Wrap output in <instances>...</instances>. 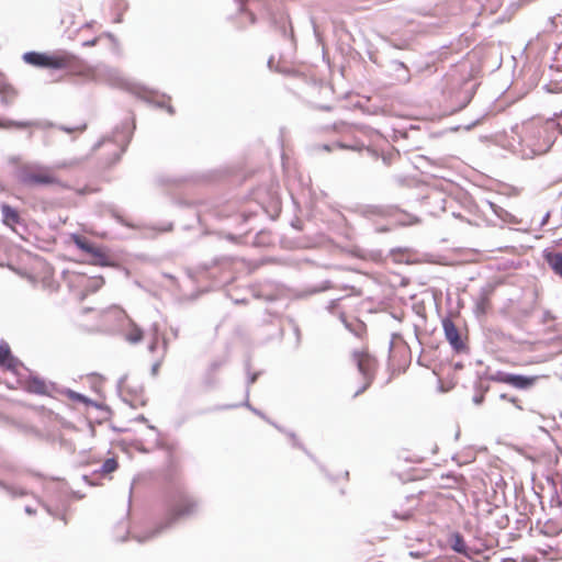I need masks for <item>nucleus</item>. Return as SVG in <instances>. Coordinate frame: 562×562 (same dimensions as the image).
<instances>
[{"mask_svg":"<svg viewBox=\"0 0 562 562\" xmlns=\"http://www.w3.org/2000/svg\"><path fill=\"white\" fill-rule=\"evenodd\" d=\"M490 382L487 379L483 378V372L477 374V380L474 382V395L473 403L475 405H481L484 402L485 394L490 391Z\"/></svg>","mask_w":562,"mask_h":562,"instance_id":"nucleus-15","label":"nucleus"},{"mask_svg":"<svg viewBox=\"0 0 562 562\" xmlns=\"http://www.w3.org/2000/svg\"><path fill=\"white\" fill-rule=\"evenodd\" d=\"M136 420L137 422H140V423H147V418L144 416V415H139L136 417Z\"/></svg>","mask_w":562,"mask_h":562,"instance_id":"nucleus-54","label":"nucleus"},{"mask_svg":"<svg viewBox=\"0 0 562 562\" xmlns=\"http://www.w3.org/2000/svg\"><path fill=\"white\" fill-rule=\"evenodd\" d=\"M95 43H97V40L94 38V40H92V41L86 42V43H85V45H86V46H92V45H94Z\"/></svg>","mask_w":562,"mask_h":562,"instance_id":"nucleus-59","label":"nucleus"},{"mask_svg":"<svg viewBox=\"0 0 562 562\" xmlns=\"http://www.w3.org/2000/svg\"><path fill=\"white\" fill-rule=\"evenodd\" d=\"M463 109H464V108L459 106V108H457V109L452 110L449 114H456V113H457V111H459V110H463Z\"/></svg>","mask_w":562,"mask_h":562,"instance_id":"nucleus-62","label":"nucleus"},{"mask_svg":"<svg viewBox=\"0 0 562 562\" xmlns=\"http://www.w3.org/2000/svg\"><path fill=\"white\" fill-rule=\"evenodd\" d=\"M125 380H126V375L122 376V378L120 379V381H119V384L124 383V381H125Z\"/></svg>","mask_w":562,"mask_h":562,"instance_id":"nucleus-64","label":"nucleus"},{"mask_svg":"<svg viewBox=\"0 0 562 562\" xmlns=\"http://www.w3.org/2000/svg\"><path fill=\"white\" fill-rule=\"evenodd\" d=\"M386 231H389V228L385 226L376 227V232H386Z\"/></svg>","mask_w":562,"mask_h":562,"instance_id":"nucleus-61","label":"nucleus"},{"mask_svg":"<svg viewBox=\"0 0 562 562\" xmlns=\"http://www.w3.org/2000/svg\"><path fill=\"white\" fill-rule=\"evenodd\" d=\"M453 367H454L456 370H462L463 369V363L462 362H456Z\"/></svg>","mask_w":562,"mask_h":562,"instance_id":"nucleus-55","label":"nucleus"},{"mask_svg":"<svg viewBox=\"0 0 562 562\" xmlns=\"http://www.w3.org/2000/svg\"><path fill=\"white\" fill-rule=\"evenodd\" d=\"M158 342H159V328H158L157 324H154L151 326V339L148 345V350L150 352H154L158 347Z\"/></svg>","mask_w":562,"mask_h":562,"instance_id":"nucleus-32","label":"nucleus"},{"mask_svg":"<svg viewBox=\"0 0 562 562\" xmlns=\"http://www.w3.org/2000/svg\"><path fill=\"white\" fill-rule=\"evenodd\" d=\"M103 283H104L103 278L99 277V278L90 280L87 288L89 291L95 292L103 285Z\"/></svg>","mask_w":562,"mask_h":562,"instance_id":"nucleus-38","label":"nucleus"},{"mask_svg":"<svg viewBox=\"0 0 562 562\" xmlns=\"http://www.w3.org/2000/svg\"><path fill=\"white\" fill-rule=\"evenodd\" d=\"M238 406H245L247 407L249 411H251L254 414H256L257 416H259L260 418L265 419L267 423H269L270 425H272L273 427H276L279 431L281 432H284L289 436V438L292 440V445L293 447H296L299 449H301L302 451H304L312 460L315 461V458L314 456L305 448V446L303 443L300 442V440L297 439L295 432L293 431H285L281 426H279L278 424H276L274 422H272L271 419H269L267 417V415L259 411L258 408L254 407L250 403H249V397L246 396L244 403L241 404H234V405H225L223 406L222 408H235V407H238Z\"/></svg>","mask_w":562,"mask_h":562,"instance_id":"nucleus-8","label":"nucleus"},{"mask_svg":"<svg viewBox=\"0 0 562 562\" xmlns=\"http://www.w3.org/2000/svg\"><path fill=\"white\" fill-rule=\"evenodd\" d=\"M87 406H92V407L97 408L98 411L104 413V416L102 419H109L110 416L112 415L111 408L103 403H99L97 401L91 400V403H88Z\"/></svg>","mask_w":562,"mask_h":562,"instance_id":"nucleus-34","label":"nucleus"},{"mask_svg":"<svg viewBox=\"0 0 562 562\" xmlns=\"http://www.w3.org/2000/svg\"><path fill=\"white\" fill-rule=\"evenodd\" d=\"M74 243L75 245L82 251L90 255L92 250H94V246L90 240H88L86 237L74 235Z\"/></svg>","mask_w":562,"mask_h":562,"instance_id":"nucleus-25","label":"nucleus"},{"mask_svg":"<svg viewBox=\"0 0 562 562\" xmlns=\"http://www.w3.org/2000/svg\"><path fill=\"white\" fill-rule=\"evenodd\" d=\"M483 378L487 379V381L504 383L518 390H530L539 380L538 375H525L502 370L493 373L486 370L483 372Z\"/></svg>","mask_w":562,"mask_h":562,"instance_id":"nucleus-6","label":"nucleus"},{"mask_svg":"<svg viewBox=\"0 0 562 562\" xmlns=\"http://www.w3.org/2000/svg\"><path fill=\"white\" fill-rule=\"evenodd\" d=\"M16 181L29 189L58 184L49 168L40 164H23L14 171Z\"/></svg>","mask_w":562,"mask_h":562,"instance_id":"nucleus-4","label":"nucleus"},{"mask_svg":"<svg viewBox=\"0 0 562 562\" xmlns=\"http://www.w3.org/2000/svg\"><path fill=\"white\" fill-rule=\"evenodd\" d=\"M546 130H562V123L557 122L554 119H549L546 123Z\"/></svg>","mask_w":562,"mask_h":562,"instance_id":"nucleus-41","label":"nucleus"},{"mask_svg":"<svg viewBox=\"0 0 562 562\" xmlns=\"http://www.w3.org/2000/svg\"><path fill=\"white\" fill-rule=\"evenodd\" d=\"M246 371H247V380H246V396L249 397V387L252 385L261 374L260 371L257 372H250V362L247 361L245 364Z\"/></svg>","mask_w":562,"mask_h":562,"instance_id":"nucleus-27","label":"nucleus"},{"mask_svg":"<svg viewBox=\"0 0 562 562\" xmlns=\"http://www.w3.org/2000/svg\"><path fill=\"white\" fill-rule=\"evenodd\" d=\"M25 391L31 394H37V395H49L50 390H56L55 383L47 384L45 380L31 375L27 381L25 382L24 386Z\"/></svg>","mask_w":562,"mask_h":562,"instance_id":"nucleus-12","label":"nucleus"},{"mask_svg":"<svg viewBox=\"0 0 562 562\" xmlns=\"http://www.w3.org/2000/svg\"><path fill=\"white\" fill-rule=\"evenodd\" d=\"M169 115L175 114V108H164Z\"/></svg>","mask_w":562,"mask_h":562,"instance_id":"nucleus-58","label":"nucleus"},{"mask_svg":"<svg viewBox=\"0 0 562 562\" xmlns=\"http://www.w3.org/2000/svg\"><path fill=\"white\" fill-rule=\"evenodd\" d=\"M199 502L183 490L177 491L165 519L155 528L146 531L143 537H136L138 542L150 540L173 526L178 520L190 517L198 512Z\"/></svg>","mask_w":562,"mask_h":562,"instance_id":"nucleus-1","label":"nucleus"},{"mask_svg":"<svg viewBox=\"0 0 562 562\" xmlns=\"http://www.w3.org/2000/svg\"><path fill=\"white\" fill-rule=\"evenodd\" d=\"M109 213L111 214V216L113 218L116 220L117 223H120L121 225H124V226H127V227H132V225L130 223H127L123 216L120 214V212L117 211V209L114 206V205H111L109 206Z\"/></svg>","mask_w":562,"mask_h":562,"instance_id":"nucleus-36","label":"nucleus"},{"mask_svg":"<svg viewBox=\"0 0 562 562\" xmlns=\"http://www.w3.org/2000/svg\"><path fill=\"white\" fill-rule=\"evenodd\" d=\"M394 212L395 209L393 206L369 205L364 209L363 214L368 220H374L375 217H389Z\"/></svg>","mask_w":562,"mask_h":562,"instance_id":"nucleus-17","label":"nucleus"},{"mask_svg":"<svg viewBox=\"0 0 562 562\" xmlns=\"http://www.w3.org/2000/svg\"><path fill=\"white\" fill-rule=\"evenodd\" d=\"M333 288V283L329 280L323 281L319 285L311 286L306 289L307 294H316L321 292H325Z\"/></svg>","mask_w":562,"mask_h":562,"instance_id":"nucleus-30","label":"nucleus"},{"mask_svg":"<svg viewBox=\"0 0 562 562\" xmlns=\"http://www.w3.org/2000/svg\"><path fill=\"white\" fill-rule=\"evenodd\" d=\"M90 255L94 258V260L101 265V266H109V257L106 254L100 249L99 247L94 246V250L90 252Z\"/></svg>","mask_w":562,"mask_h":562,"instance_id":"nucleus-29","label":"nucleus"},{"mask_svg":"<svg viewBox=\"0 0 562 562\" xmlns=\"http://www.w3.org/2000/svg\"><path fill=\"white\" fill-rule=\"evenodd\" d=\"M321 147H322V149H324L326 151H331L334 148H337L335 143H333V144H323Z\"/></svg>","mask_w":562,"mask_h":562,"instance_id":"nucleus-48","label":"nucleus"},{"mask_svg":"<svg viewBox=\"0 0 562 562\" xmlns=\"http://www.w3.org/2000/svg\"><path fill=\"white\" fill-rule=\"evenodd\" d=\"M44 508L47 510V513H48L49 515H53V512H52V509H50V507H49V506L44 505Z\"/></svg>","mask_w":562,"mask_h":562,"instance_id":"nucleus-63","label":"nucleus"},{"mask_svg":"<svg viewBox=\"0 0 562 562\" xmlns=\"http://www.w3.org/2000/svg\"><path fill=\"white\" fill-rule=\"evenodd\" d=\"M226 363V360L225 359H218V360H214L211 362V364L209 366V369H207V373H206V378H205V383L211 385L212 384V375L214 373H216L217 370H220L224 364Z\"/></svg>","mask_w":562,"mask_h":562,"instance_id":"nucleus-26","label":"nucleus"},{"mask_svg":"<svg viewBox=\"0 0 562 562\" xmlns=\"http://www.w3.org/2000/svg\"><path fill=\"white\" fill-rule=\"evenodd\" d=\"M226 238H227L228 240H231V241H237V239H238L239 237H237L236 235H233V234H227V235H226Z\"/></svg>","mask_w":562,"mask_h":562,"instance_id":"nucleus-52","label":"nucleus"},{"mask_svg":"<svg viewBox=\"0 0 562 562\" xmlns=\"http://www.w3.org/2000/svg\"><path fill=\"white\" fill-rule=\"evenodd\" d=\"M339 301H340V299H334V300L329 301V303L327 305L328 312L333 313L335 311V308L338 306Z\"/></svg>","mask_w":562,"mask_h":562,"instance_id":"nucleus-44","label":"nucleus"},{"mask_svg":"<svg viewBox=\"0 0 562 562\" xmlns=\"http://www.w3.org/2000/svg\"><path fill=\"white\" fill-rule=\"evenodd\" d=\"M0 488L5 491L13 498L23 497L27 495V491L25 488L8 484L2 480H0Z\"/></svg>","mask_w":562,"mask_h":562,"instance_id":"nucleus-23","label":"nucleus"},{"mask_svg":"<svg viewBox=\"0 0 562 562\" xmlns=\"http://www.w3.org/2000/svg\"><path fill=\"white\" fill-rule=\"evenodd\" d=\"M162 345H164V351L166 352V350L168 348V341L166 338H162Z\"/></svg>","mask_w":562,"mask_h":562,"instance_id":"nucleus-60","label":"nucleus"},{"mask_svg":"<svg viewBox=\"0 0 562 562\" xmlns=\"http://www.w3.org/2000/svg\"><path fill=\"white\" fill-rule=\"evenodd\" d=\"M135 116L133 114L125 117L120 125L113 128V132L109 136H104L99 139L93 146L92 150L95 151L105 144H112L119 149L114 151L111 164L114 165L120 161L122 155L126 151L127 146L132 139L135 131Z\"/></svg>","mask_w":562,"mask_h":562,"instance_id":"nucleus-3","label":"nucleus"},{"mask_svg":"<svg viewBox=\"0 0 562 562\" xmlns=\"http://www.w3.org/2000/svg\"><path fill=\"white\" fill-rule=\"evenodd\" d=\"M372 382V380H364V384L356 391L353 397H357L360 394H362L371 385Z\"/></svg>","mask_w":562,"mask_h":562,"instance_id":"nucleus-43","label":"nucleus"},{"mask_svg":"<svg viewBox=\"0 0 562 562\" xmlns=\"http://www.w3.org/2000/svg\"><path fill=\"white\" fill-rule=\"evenodd\" d=\"M353 361L364 380H374L376 360L364 351H353Z\"/></svg>","mask_w":562,"mask_h":562,"instance_id":"nucleus-9","label":"nucleus"},{"mask_svg":"<svg viewBox=\"0 0 562 562\" xmlns=\"http://www.w3.org/2000/svg\"><path fill=\"white\" fill-rule=\"evenodd\" d=\"M143 335L142 328L134 324L132 330L126 335V340L131 344H138L142 341Z\"/></svg>","mask_w":562,"mask_h":562,"instance_id":"nucleus-28","label":"nucleus"},{"mask_svg":"<svg viewBox=\"0 0 562 562\" xmlns=\"http://www.w3.org/2000/svg\"><path fill=\"white\" fill-rule=\"evenodd\" d=\"M339 318L342 322L346 329H348L350 333H352L356 337H361V335L366 328V325L362 322H360L359 319L349 322L347 319L345 313H340Z\"/></svg>","mask_w":562,"mask_h":562,"instance_id":"nucleus-20","label":"nucleus"},{"mask_svg":"<svg viewBox=\"0 0 562 562\" xmlns=\"http://www.w3.org/2000/svg\"><path fill=\"white\" fill-rule=\"evenodd\" d=\"M148 102L151 105L162 106V105H168L171 102V99H170V97H167L165 94L154 93L151 95V98L148 100Z\"/></svg>","mask_w":562,"mask_h":562,"instance_id":"nucleus-31","label":"nucleus"},{"mask_svg":"<svg viewBox=\"0 0 562 562\" xmlns=\"http://www.w3.org/2000/svg\"><path fill=\"white\" fill-rule=\"evenodd\" d=\"M363 110V113H367V114H376L378 113V109L379 108H373V111H371L372 108H369V106H366V108H361ZM381 110H384V108H380ZM384 113V111H382Z\"/></svg>","mask_w":562,"mask_h":562,"instance_id":"nucleus-46","label":"nucleus"},{"mask_svg":"<svg viewBox=\"0 0 562 562\" xmlns=\"http://www.w3.org/2000/svg\"><path fill=\"white\" fill-rule=\"evenodd\" d=\"M544 259L553 272L562 278V252L546 251Z\"/></svg>","mask_w":562,"mask_h":562,"instance_id":"nucleus-19","label":"nucleus"},{"mask_svg":"<svg viewBox=\"0 0 562 562\" xmlns=\"http://www.w3.org/2000/svg\"><path fill=\"white\" fill-rule=\"evenodd\" d=\"M256 214H257V211H252V210L241 211L237 215V217L240 220L238 225L241 226L243 224H247Z\"/></svg>","mask_w":562,"mask_h":562,"instance_id":"nucleus-35","label":"nucleus"},{"mask_svg":"<svg viewBox=\"0 0 562 562\" xmlns=\"http://www.w3.org/2000/svg\"><path fill=\"white\" fill-rule=\"evenodd\" d=\"M24 512L27 515H34L36 513V510L33 507H31V506H25Z\"/></svg>","mask_w":562,"mask_h":562,"instance_id":"nucleus-50","label":"nucleus"},{"mask_svg":"<svg viewBox=\"0 0 562 562\" xmlns=\"http://www.w3.org/2000/svg\"><path fill=\"white\" fill-rule=\"evenodd\" d=\"M494 334L499 338H505V334L502 330H494Z\"/></svg>","mask_w":562,"mask_h":562,"instance_id":"nucleus-56","label":"nucleus"},{"mask_svg":"<svg viewBox=\"0 0 562 562\" xmlns=\"http://www.w3.org/2000/svg\"><path fill=\"white\" fill-rule=\"evenodd\" d=\"M448 543L452 551L471 561H474L473 555L479 553L477 550H473L467 544L464 537L459 531H454L449 535Z\"/></svg>","mask_w":562,"mask_h":562,"instance_id":"nucleus-10","label":"nucleus"},{"mask_svg":"<svg viewBox=\"0 0 562 562\" xmlns=\"http://www.w3.org/2000/svg\"><path fill=\"white\" fill-rule=\"evenodd\" d=\"M171 333H172L173 337L177 338L179 335V329L177 327L176 328L171 327Z\"/></svg>","mask_w":562,"mask_h":562,"instance_id":"nucleus-57","label":"nucleus"},{"mask_svg":"<svg viewBox=\"0 0 562 562\" xmlns=\"http://www.w3.org/2000/svg\"><path fill=\"white\" fill-rule=\"evenodd\" d=\"M550 215H551V213H550V212H547V213L543 215V217H542V220H541V223H540V225H541V226L547 225V223H548V221H549V218H550Z\"/></svg>","mask_w":562,"mask_h":562,"instance_id":"nucleus-49","label":"nucleus"},{"mask_svg":"<svg viewBox=\"0 0 562 562\" xmlns=\"http://www.w3.org/2000/svg\"><path fill=\"white\" fill-rule=\"evenodd\" d=\"M29 128V127H35L38 130H45L48 127H56L59 131H63L65 133L71 134V133H82L87 128L86 122H80L79 124L75 125H68V124H59L55 125L54 123L46 121V120H29V121H14V120H8V119H0V128Z\"/></svg>","mask_w":562,"mask_h":562,"instance_id":"nucleus-5","label":"nucleus"},{"mask_svg":"<svg viewBox=\"0 0 562 562\" xmlns=\"http://www.w3.org/2000/svg\"><path fill=\"white\" fill-rule=\"evenodd\" d=\"M21 364L22 362L12 355L10 346L2 341L0 344V367L8 371L15 372L16 368Z\"/></svg>","mask_w":562,"mask_h":562,"instance_id":"nucleus-14","label":"nucleus"},{"mask_svg":"<svg viewBox=\"0 0 562 562\" xmlns=\"http://www.w3.org/2000/svg\"><path fill=\"white\" fill-rule=\"evenodd\" d=\"M0 209L2 215V223L5 226L13 229L16 225L24 224V220L22 218L20 212L15 207L11 206L8 203H2L0 205Z\"/></svg>","mask_w":562,"mask_h":562,"instance_id":"nucleus-13","label":"nucleus"},{"mask_svg":"<svg viewBox=\"0 0 562 562\" xmlns=\"http://www.w3.org/2000/svg\"><path fill=\"white\" fill-rule=\"evenodd\" d=\"M392 516L396 519L407 521L413 517V509H407L403 513H400L397 510L392 512Z\"/></svg>","mask_w":562,"mask_h":562,"instance_id":"nucleus-37","label":"nucleus"},{"mask_svg":"<svg viewBox=\"0 0 562 562\" xmlns=\"http://www.w3.org/2000/svg\"><path fill=\"white\" fill-rule=\"evenodd\" d=\"M487 304H488V300L486 297H482L476 303V310L480 311L481 313H485L486 308H487Z\"/></svg>","mask_w":562,"mask_h":562,"instance_id":"nucleus-42","label":"nucleus"},{"mask_svg":"<svg viewBox=\"0 0 562 562\" xmlns=\"http://www.w3.org/2000/svg\"><path fill=\"white\" fill-rule=\"evenodd\" d=\"M408 555L414 559H418L425 555V552L422 551H409Z\"/></svg>","mask_w":562,"mask_h":562,"instance_id":"nucleus-47","label":"nucleus"},{"mask_svg":"<svg viewBox=\"0 0 562 562\" xmlns=\"http://www.w3.org/2000/svg\"><path fill=\"white\" fill-rule=\"evenodd\" d=\"M488 205H490L491 210L493 211V213L498 218H501L503 222L509 223V224H516L517 223L516 216L513 215L512 213H509L508 211H506L505 209H503L502 206H499V205H497L495 203H492V202H488Z\"/></svg>","mask_w":562,"mask_h":562,"instance_id":"nucleus-22","label":"nucleus"},{"mask_svg":"<svg viewBox=\"0 0 562 562\" xmlns=\"http://www.w3.org/2000/svg\"><path fill=\"white\" fill-rule=\"evenodd\" d=\"M0 95H1L2 102L12 103L16 100L18 90L11 83L1 82L0 83Z\"/></svg>","mask_w":562,"mask_h":562,"instance_id":"nucleus-21","label":"nucleus"},{"mask_svg":"<svg viewBox=\"0 0 562 562\" xmlns=\"http://www.w3.org/2000/svg\"><path fill=\"white\" fill-rule=\"evenodd\" d=\"M345 127H346L345 123H339V124L335 123V124L333 125V128H334L335 131H341V130H342V128H345Z\"/></svg>","mask_w":562,"mask_h":562,"instance_id":"nucleus-51","label":"nucleus"},{"mask_svg":"<svg viewBox=\"0 0 562 562\" xmlns=\"http://www.w3.org/2000/svg\"><path fill=\"white\" fill-rule=\"evenodd\" d=\"M160 361H156L150 369V373L153 376H156L158 374L159 368H160Z\"/></svg>","mask_w":562,"mask_h":562,"instance_id":"nucleus-45","label":"nucleus"},{"mask_svg":"<svg viewBox=\"0 0 562 562\" xmlns=\"http://www.w3.org/2000/svg\"><path fill=\"white\" fill-rule=\"evenodd\" d=\"M254 296L257 297V299L266 300L268 302H272V301H274L277 299L276 295H273V294H265L261 290L254 291Z\"/></svg>","mask_w":562,"mask_h":562,"instance_id":"nucleus-40","label":"nucleus"},{"mask_svg":"<svg viewBox=\"0 0 562 562\" xmlns=\"http://www.w3.org/2000/svg\"><path fill=\"white\" fill-rule=\"evenodd\" d=\"M22 59L33 67L56 70L72 69L79 65L78 57L66 50L53 53L27 52L23 54Z\"/></svg>","mask_w":562,"mask_h":562,"instance_id":"nucleus-2","label":"nucleus"},{"mask_svg":"<svg viewBox=\"0 0 562 562\" xmlns=\"http://www.w3.org/2000/svg\"><path fill=\"white\" fill-rule=\"evenodd\" d=\"M499 398L501 400H504V401H508V403H513L518 409L522 411V406H520L519 404V400L517 397H514V396H509L508 394L506 393H502L499 395Z\"/></svg>","mask_w":562,"mask_h":562,"instance_id":"nucleus-39","label":"nucleus"},{"mask_svg":"<svg viewBox=\"0 0 562 562\" xmlns=\"http://www.w3.org/2000/svg\"><path fill=\"white\" fill-rule=\"evenodd\" d=\"M60 393L65 394L69 400L77 402V403H82L85 405H87L88 403H91L90 397L86 396L82 393L70 390V389H63L60 391Z\"/></svg>","mask_w":562,"mask_h":562,"instance_id":"nucleus-24","label":"nucleus"},{"mask_svg":"<svg viewBox=\"0 0 562 562\" xmlns=\"http://www.w3.org/2000/svg\"><path fill=\"white\" fill-rule=\"evenodd\" d=\"M119 468V462L115 458H108L102 465L94 470L90 475L83 474L82 480L91 486L99 485L100 483L95 480L100 476H105L113 473Z\"/></svg>","mask_w":562,"mask_h":562,"instance_id":"nucleus-11","label":"nucleus"},{"mask_svg":"<svg viewBox=\"0 0 562 562\" xmlns=\"http://www.w3.org/2000/svg\"><path fill=\"white\" fill-rule=\"evenodd\" d=\"M335 145L339 149H348L353 151H362L366 150L367 154L373 159H378V151L371 147L366 146L363 143L359 140H355L353 143H345V142H335Z\"/></svg>","mask_w":562,"mask_h":562,"instance_id":"nucleus-18","label":"nucleus"},{"mask_svg":"<svg viewBox=\"0 0 562 562\" xmlns=\"http://www.w3.org/2000/svg\"><path fill=\"white\" fill-rule=\"evenodd\" d=\"M103 416H104V413L100 412V416H98V417L95 418V422H97L98 424H101L102 422H104L105 419H102V418H103Z\"/></svg>","mask_w":562,"mask_h":562,"instance_id":"nucleus-53","label":"nucleus"},{"mask_svg":"<svg viewBox=\"0 0 562 562\" xmlns=\"http://www.w3.org/2000/svg\"><path fill=\"white\" fill-rule=\"evenodd\" d=\"M488 115V112H480L477 114H470L468 120H464L462 123L449 127L451 132H457L460 130L470 131L476 125L481 124L483 120Z\"/></svg>","mask_w":562,"mask_h":562,"instance_id":"nucleus-16","label":"nucleus"},{"mask_svg":"<svg viewBox=\"0 0 562 562\" xmlns=\"http://www.w3.org/2000/svg\"><path fill=\"white\" fill-rule=\"evenodd\" d=\"M540 532L546 536L553 537L560 532V528L554 522L547 521L540 529Z\"/></svg>","mask_w":562,"mask_h":562,"instance_id":"nucleus-33","label":"nucleus"},{"mask_svg":"<svg viewBox=\"0 0 562 562\" xmlns=\"http://www.w3.org/2000/svg\"><path fill=\"white\" fill-rule=\"evenodd\" d=\"M442 329L446 340L456 353L460 355L469 351L468 345L464 342L460 330L450 316H446L442 319Z\"/></svg>","mask_w":562,"mask_h":562,"instance_id":"nucleus-7","label":"nucleus"}]
</instances>
